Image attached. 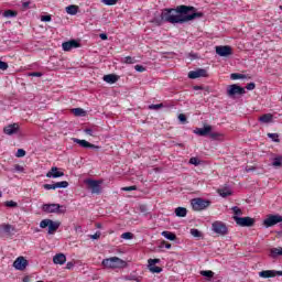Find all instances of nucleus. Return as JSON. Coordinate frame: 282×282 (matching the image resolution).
<instances>
[{"mask_svg":"<svg viewBox=\"0 0 282 282\" xmlns=\"http://www.w3.org/2000/svg\"><path fill=\"white\" fill-rule=\"evenodd\" d=\"M195 7L178 6L175 9H163L160 18H154L152 23L155 25H162V23H188L194 19H202L204 13L196 12Z\"/></svg>","mask_w":282,"mask_h":282,"instance_id":"f257e3e1","label":"nucleus"},{"mask_svg":"<svg viewBox=\"0 0 282 282\" xmlns=\"http://www.w3.org/2000/svg\"><path fill=\"white\" fill-rule=\"evenodd\" d=\"M101 264L104 265V268L118 269L124 268V265H127V262L118 257H112L104 259Z\"/></svg>","mask_w":282,"mask_h":282,"instance_id":"f03ea898","label":"nucleus"},{"mask_svg":"<svg viewBox=\"0 0 282 282\" xmlns=\"http://www.w3.org/2000/svg\"><path fill=\"white\" fill-rule=\"evenodd\" d=\"M42 208L44 213H55L56 215H65L67 213V207L61 204H44Z\"/></svg>","mask_w":282,"mask_h":282,"instance_id":"7ed1b4c3","label":"nucleus"},{"mask_svg":"<svg viewBox=\"0 0 282 282\" xmlns=\"http://www.w3.org/2000/svg\"><path fill=\"white\" fill-rule=\"evenodd\" d=\"M84 184L87 185L88 191H90L93 195H100L102 193V187L100 186L102 181L88 178L84 181Z\"/></svg>","mask_w":282,"mask_h":282,"instance_id":"20e7f679","label":"nucleus"},{"mask_svg":"<svg viewBox=\"0 0 282 282\" xmlns=\"http://www.w3.org/2000/svg\"><path fill=\"white\" fill-rule=\"evenodd\" d=\"M243 94H246V88L237 84H232L227 88V96L229 98H237V96H243Z\"/></svg>","mask_w":282,"mask_h":282,"instance_id":"39448f33","label":"nucleus"},{"mask_svg":"<svg viewBox=\"0 0 282 282\" xmlns=\"http://www.w3.org/2000/svg\"><path fill=\"white\" fill-rule=\"evenodd\" d=\"M193 210H206L210 206V200L204 198H194L191 202Z\"/></svg>","mask_w":282,"mask_h":282,"instance_id":"423d86ee","label":"nucleus"},{"mask_svg":"<svg viewBox=\"0 0 282 282\" xmlns=\"http://www.w3.org/2000/svg\"><path fill=\"white\" fill-rule=\"evenodd\" d=\"M234 220L238 226H241L242 228H252L254 226V218L251 217H239L234 216Z\"/></svg>","mask_w":282,"mask_h":282,"instance_id":"0eeeda50","label":"nucleus"},{"mask_svg":"<svg viewBox=\"0 0 282 282\" xmlns=\"http://www.w3.org/2000/svg\"><path fill=\"white\" fill-rule=\"evenodd\" d=\"M282 223V216L281 215H269L264 220L263 225L265 228H272V226H276V224Z\"/></svg>","mask_w":282,"mask_h":282,"instance_id":"6e6552de","label":"nucleus"},{"mask_svg":"<svg viewBox=\"0 0 282 282\" xmlns=\"http://www.w3.org/2000/svg\"><path fill=\"white\" fill-rule=\"evenodd\" d=\"M212 228L214 232H216V235H221V236L228 235V227L226 226V224L221 221L213 223Z\"/></svg>","mask_w":282,"mask_h":282,"instance_id":"1a4fd4ad","label":"nucleus"},{"mask_svg":"<svg viewBox=\"0 0 282 282\" xmlns=\"http://www.w3.org/2000/svg\"><path fill=\"white\" fill-rule=\"evenodd\" d=\"M28 265H29L28 259H25V257L23 256L18 257L13 262V268L15 270H20V272H23V270H25Z\"/></svg>","mask_w":282,"mask_h":282,"instance_id":"9d476101","label":"nucleus"},{"mask_svg":"<svg viewBox=\"0 0 282 282\" xmlns=\"http://www.w3.org/2000/svg\"><path fill=\"white\" fill-rule=\"evenodd\" d=\"M72 140L75 142V144H79V147H82L83 149H95V151H100L99 145L90 143L87 140H80L77 138H73Z\"/></svg>","mask_w":282,"mask_h":282,"instance_id":"9b49d317","label":"nucleus"},{"mask_svg":"<svg viewBox=\"0 0 282 282\" xmlns=\"http://www.w3.org/2000/svg\"><path fill=\"white\" fill-rule=\"evenodd\" d=\"M206 76H208V72L204 68H198L188 73V78H192L193 80H195V78H206Z\"/></svg>","mask_w":282,"mask_h":282,"instance_id":"f8f14e48","label":"nucleus"},{"mask_svg":"<svg viewBox=\"0 0 282 282\" xmlns=\"http://www.w3.org/2000/svg\"><path fill=\"white\" fill-rule=\"evenodd\" d=\"M216 54L218 56H232V47L229 45L216 46Z\"/></svg>","mask_w":282,"mask_h":282,"instance_id":"ddd939ff","label":"nucleus"},{"mask_svg":"<svg viewBox=\"0 0 282 282\" xmlns=\"http://www.w3.org/2000/svg\"><path fill=\"white\" fill-rule=\"evenodd\" d=\"M19 129H20L19 123H11L3 128V133H6V135H14L19 133Z\"/></svg>","mask_w":282,"mask_h":282,"instance_id":"4468645a","label":"nucleus"},{"mask_svg":"<svg viewBox=\"0 0 282 282\" xmlns=\"http://www.w3.org/2000/svg\"><path fill=\"white\" fill-rule=\"evenodd\" d=\"M148 263H149V270L153 274H160V272H162V268L155 265V263H160V259H149Z\"/></svg>","mask_w":282,"mask_h":282,"instance_id":"2eb2a0df","label":"nucleus"},{"mask_svg":"<svg viewBox=\"0 0 282 282\" xmlns=\"http://www.w3.org/2000/svg\"><path fill=\"white\" fill-rule=\"evenodd\" d=\"M62 47L64 52H70V50H76V47H80V43H78V41L76 40H70L68 42H64L62 44Z\"/></svg>","mask_w":282,"mask_h":282,"instance_id":"dca6fc26","label":"nucleus"},{"mask_svg":"<svg viewBox=\"0 0 282 282\" xmlns=\"http://www.w3.org/2000/svg\"><path fill=\"white\" fill-rule=\"evenodd\" d=\"M65 176L64 172L58 171V167L53 166L51 170L46 173V177L56 180L58 177Z\"/></svg>","mask_w":282,"mask_h":282,"instance_id":"f3484780","label":"nucleus"},{"mask_svg":"<svg viewBox=\"0 0 282 282\" xmlns=\"http://www.w3.org/2000/svg\"><path fill=\"white\" fill-rule=\"evenodd\" d=\"M210 131H213V126H204V128H197L196 130H194V133H196V135H202L203 138H205L206 135H210Z\"/></svg>","mask_w":282,"mask_h":282,"instance_id":"a211bd4d","label":"nucleus"},{"mask_svg":"<svg viewBox=\"0 0 282 282\" xmlns=\"http://www.w3.org/2000/svg\"><path fill=\"white\" fill-rule=\"evenodd\" d=\"M0 230L4 232V235H14V232H17V228L10 224L0 225Z\"/></svg>","mask_w":282,"mask_h":282,"instance_id":"6ab92c4d","label":"nucleus"},{"mask_svg":"<svg viewBox=\"0 0 282 282\" xmlns=\"http://www.w3.org/2000/svg\"><path fill=\"white\" fill-rule=\"evenodd\" d=\"M259 276H261V279H274V276H278V271L264 270V271L259 272Z\"/></svg>","mask_w":282,"mask_h":282,"instance_id":"aec40b11","label":"nucleus"},{"mask_svg":"<svg viewBox=\"0 0 282 282\" xmlns=\"http://www.w3.org/2000/svg\"><path fill=\"white\" fill-rule=\"evenodd\" d=\"M67 261V257L64 253H57L53 257V263L56 265H63Z\"/></svg>","mask_w":282,"mask_h":282,"instance_id":"412c9836","label":"nucleus"},{"mask_svg":"<svg viewBox=\"0 0 282 282\" xmlns=\"http://www.w3.org/2000/svg\"><path fill=\"white\" fill-rule=\"evenodd\" d=\"M58 228H61V223L51 220L48 224V235H54Z\"/></svg>","mask_w":282,"mask_h":282,"instance_id":"4be33fe9","label":"nucleus"},{"mask_svg":"<svg viewBox=\"0 0 282 282\" xmlns=\"http://www.w3.org/2000/svg\"><path fill=\"white\" fill-rule=\"evenodd\" d=\"M104 80L109 85H113V83H118V76L115 74L105 75Z\"/></svg>","mask_w":282,"mask_h":282,"instance_id":"5701e85b","label":"nucleus"},{"mask_svg":"<svg viewBox=\"0 0 282 282\" xmlns=\"http://www.w3.org/2000/svg\"><path fill=\"white\" fill-rule=\"evenodd\" d=\"M161 235L165 239H169V241H175L177 239V236H175V234H173L171 231H162Z\"/></svg>","mask_w":282,"mask_h":282,"instance_id":"b1692460","label":"nucleus"},{"mask_svg":"<svg viewBox=\"0 0 282 282\" xmlns=\"http://www.w3.org/2000/svg\"><path fill=\"white\" fill-rule=\"evenodd\" d=\"M270 257H272L273 259H275V257H282V248H272L270 249Z\"/></svg>","mask_w":282,"mask_h":282,"instance_id":"393cba45","label":"nucleus"},{"mask_svg":"<svg viewBox=\"0 0 282 282\" xmlns=\"http://www.w3.org/2000/svg\"><path fill=\"white\" fill-rule=\"evenodd\" d=\"M188 210L185 207H177L175 209L176 217H186Z\"/></svg>","mask_w":282,"mask_h":282,"instance_id":"a878e982","label":"nucleus"},{"mask_svg":"<svg viewBox=\"0 0 282 282\" xmlns=\"http://www.w3.org/2000/svg\"><path fill=\"white\" fill-rule=\"evenodd\" d=\"M66 12L67 14H78V6H75V4H70L68 7H66Z\"/></svg>","mask_w":282,"mask_h":282,"instance_id":"bb28decb","label":"nucleus"},{"mask_svg":"<svg viewBox=\"0 0 282 282\" xmlns=\"http://www.w3.org/2000/svg\"><path fill=\"white\" fill-rule=\"evenodd\" d=\"M18 14H19V12H17L14 10H6L2 15L6 19H14V17H17Z\"/></svg>","mask_w":282,"mask_h":282,"instance_id":"cd10ccee","label":"nucleus"},{"mask_svg":"<svg viewBox=\"0 0 282 282\" xmlns=\"http://www.w3.org/2000/svg\"><path fill=\"white\" fill-rule=\"evenodd\" d=\"M218 193L220 197H230V195H232V191H230V188H220L218 189Z\"/></svg>","mask_w":282,"mask_h":282,"instance_id":"c85d7f7f","label":"nucleus"},{"mask_svg":"<svg viewBox=\"0 0 282 282\" xmlns=\"http://www.w3.org/2000/svg\"><path fill=\"white\" fill-rule=\"evenodd\" d=\"M259 120L261 122H263L264 124H268V122H272V115L271 113H265V115H262Z\"/></svg>","mask_w":282,"mask_h":282,"instance_id":"c756f323","label":"nucleus"},{"mask_svg":"<svg viewBox=\"0 0 282 282\" xmlns=\"http://www.w3.org/2000/svg\"><path fill=\"white\" fill-rule=\"evenodd\" d=\"M202 276H205L207 281H210L213 276H215V272L208 270V271H200Z\"/></svg>","mask_w":282,"mask_h":282,"instance_id":"7c9ffc66","label":"nucleus"},{"mask_svg":"<svg viewBox=\"0 0 282 282\" xmlns=\"http://www.w3.org/2000/svg\"><path fill=\"white\" fill-rule=\"evenodd\" d=\"M121 63H124L126 65H133L137 61L135 57L127 56L121 61Z\"/></svg>","mask_w":282,"mask_h":282,"instance_id":"2f4dec72","label":"nucleus"},{"mask_svg":"<svg viewBox=\"0 0 282 282\" xmlns=\"http://www.w3.org/2000/svg\"><path fill=\"white\" fill-rule=\"evenodd\" d=\"M4 206L7 208H19V203H17L14 200H7V202H4Z\"/></svg>","mask_w":282,"mask_h":282,"instance_id":"473e14b6","label":"nucleus"},{"mask_svg":"<svg viewBox=\"0 0 282 282\" xmlns=\"http://www.w3.org/2000/svg\"><path fill=\"white\" fill-rule=\"evenodd\" d=\"M67 186H69V182H67V181H62V182L55 183V188H67Z\"/></svg>","mask_w":282,"mask_h":282,"instance_id":"72a5a7b5","label":"nucleus"},{"mask_svg":"<svg viewBox=\"0 0 282 282\" xmlns=\"http://www.w3.org/2000/svg\"><path fill=\"white\" fill-rule=\"evenodd\" d=\"M272 166L281 167L282 166V156H276L273 159Z\"/></svg>","mask_w":282,"mask_h":282,"instance_id":"f704fd0d","label":"nucleus"},{"mask_svg":"<svg viewBox=\"0 0 282 282\" xmlns=\"http://www.w3.org/2000/svg\"><path fill=\"white\" fill-rule=\"evenodd\" d=\"M231 80H239L246 78V75L239 73H232L230 75Z\"/></svg>","mask_w":282,"mask_h":282,"instance_id":"c9c22d12","label":"nucleus"},{"mask_svg":"<svg viewBox=\"0 0 282 282\" xmlns=\"http://www.w3.org/2000/svg\"><path fill=\"white\" fill-rule=\"evenodd\" d=\"M73 113L78 117L85 116V110L83 108H74Z\"/></svg>","mask_w":282,"mask_h":282,"instance_id":"e433bc0d","label":"nucleus"},{"mask_svg":"<svg viewBox=\"0 0 282 282\" xmlns=\"http://www.w3.org/2000/svg\"><path fill=\"white\" fill-rule=\"evenodd\" d=\"M51 221H52V219H43L40 223V228H47V227H50Z\"/></svg>","mask_w":282,"mask_h":282,"instance_id":"4c0bfd02","label":"nucleus"},{"mask_svg":"<svg viewBox=\"0 0 282 282\" xmlns=\"http://www.w3.org/2000/svg\"><path fill=\"white\" fill-rule=\"evenodd\" d=\"M162 107H164V104H152L149 106V109L158 111V109H162Z\"/></svg>","mask_w":282,"mask_h":282,"instance_id":"58836bf2","label":"nucleus"},{"mask_svg":"<svg viewBox=\"0 0 282 282\" xmlns=\"http://www.w3.org/2000/svg\"><path fill=\"white\" fill-rule=\"evenodd\" d=\"M43 188H45V191H56V185L54 184H44Z\"/></svg>","mask_w":282,"mask_h":282,"instance_id":"ea45409f","label":"nucleus"},{"mask_svg":"<svg viewBox=\"0 0 282 282\" xmlns=\"http://www.w3.org/2000/svg\"><path fill=\"white\" fill-rule=\"evenodd\" d=\"M268 138H271L273 142H280L278 133H268Z\"/></svg>","mask_w":282,"mask_h":282,"instance_id":"a19ab883","label":"nucleus"},{"mask_svg":"<svg viewBox=\"0 0 282 282\" xmlns=\"http://www.w3.org/2000/svg\"><path fill=\"white\" fill-rule=\"evenodd\" d=\"M209 138H212V140H219V138H221V133L209 132Z\"/></svg>","mask_w":282,"mask_h":282,"instance_id":"79ce46f5","label":"nucleus"},{"mask_svg":"<svg viewBox=\"0 0 282 282\" xmlns=\"http://www.w3.org/2000/svg\"><path fill=\"white\" fill-rule=\"evenodd\" d=\"M191 236L192 237H202V231L198 229H191Z\"/></svg>","mask_w":282,"mask_h":282,"instance_id":"37998d69","label":"nucleus"},{"mask_svg":"<svg viewBox=\"0 0 282 282\" xmlns=\"http://www.w3.org/2000/svg\"><path fill=\"white\" fill-rule=\"evenodd\" d=\"M105 6H116L118 3V0H101Z\"/></svg>","mask_w":282,"mask_h":282,"instance_id":"c03bdc74","label":"nucleus"},{"mask_svg":"<svg viewBox=\"0 0 282 282\" xmlns=\"http://www.w3.org/2000/svg\"><path fill=\"white\" fill-rule=\"evenodd\" d=\"M189 164H193L194 166H199V159L197 158H191L189 159Z\"/></svg>","mask_w":282,"mask_h":282,"instance_id":"a18cd8bd","label":"nucleus"},{"mask_svg":"<svg viewBox=\"0 0 282 282\" xmlns=\"http://www.w3.org/2000/svg\"><path fill=\"white\" fill-rule=\"evenodd\" d=\"M121 239H133V234L132 232H123L121 235Z\"/></svg>","mask_w":282,"mask_h":282,"instance_id":"49530a36","label":"nucleus"},{"mask_svg":"<svg viewBox=\"0 0 282 282\" xmlns=\"http://www.w3.org/2000/svg\"><path fill=\"white\" fill-rule=\"evenodd\" d=\"M121 191H126V192L138 191V186L132 185L128 187H122Z\"/></svg>","mask_w":282,"mask_h":282,"instance_id":"de8ad7c7","label":"nucleus"},{"mask_svg":"<svg viewBox=\"0 0 282 282\" xmlns=\"http://www.w3.org/2000/svg\"><path fill=\"white\" fill-rule=\"evenodd\" d=\"M15 155L17 158H25V150L19 149Z\"/></svg>","mask_w":282,"mask_h":282,"instance_id":"09e8293b","label":"nucleus"},{"mask_svg":"<svg viewBox=\"0 0 282 282\" xmlns=\"http://www.w3.org/2000/svg\"><path fill=\"white\" fill-rule=\"evenodd\" d=\"M8 63H6V62H3V61H1L0 59V69L2 70V72H6V69H8Z\"/></svg>","mask_w":282,"mask_h":282,"instance_id":"8fccbe9b","label":"nucleus"},{"mask_svg":"<svg viewBox=\"0 0 282 282\" xmlns=\"http://www.w3.org/2000/svg\"><path fill=\"white\" fill-rule=\"evenodd\" d=\"M178 120L182 122V124H186V115L180 113L178 115Z\"/></svg>","mask_w":282,"mask_h":282,"instance_id":"3c124183","label":"nucleus"},{"mask_svg":"<svg viewBox=\"0 0 282 282\" xmlns=\"http://www.w3.org/2000/svg\"><path fill=\"white\" fill-rule=\"evenodd\" d=\"M256 87H257V84L249 83L247 84L246 89H248V91H252Z\"/></svg>","mask_w":282,"mask_h":282,"instance_id":"603ef678","label":"nucleus"},{"mask_svg":"<svg viewBox=\"0 0 282 282\" xmlns=\"http://www.w3.org/2000/svg\"><path fill=\"white\" fill-rule=\"evenodd\" d=\"M41 21H44V23H50V21H52V15H42Z\"/></svg>","mask_w":282,"mask_h":282,"instance_id":"864d4df0","label":"nucleus"},{"mask_svg":"<svg viewBox=\"0 0 282 282\" xmlns=\"http://www.w3.org/2000/svg\"><path fill=\"white\" fill-rule=\"evenodd\" d=\"M134 69H135V72H140V73L147 72V68L142 65H135Z\"/></svg>","mask_w":282,"mask_h":282,"instance_id":"5fc2aeb1","label":"nucleus"},{"mask_svg":"<svg viewBox=\"0 0 282 282\" xmlns=\"http://www.w3.org/2000/svg\"><path fill=\"white\" fill-rule=\"evenodd\" d=\"M160 248H166L167 250H171V243L163 240Z\"/></svg>","mask_w":282,"mask_h":282,"instance_id":"6e6d98bb","label":"nucleus"},{"mask_svg":"<svg viewBox=\"0 0 282 282\" xmlns=\"http://www.w3.org/2000/svg\"><path fill=\"white\" fill-rule=\"evenodd\" d=\"M84 133H86L87 135H91V137H95L96 134H94V130L91 128H86L84 130Z\"/></svg>","mask_w":282,"mask_h":282,"instance_id":"4d7b16f0","label":"nucleus"},{"mask_svg":"<svg viewBox=\"0 0 282 282\" xmlns=\"http://www.w3.org/2000/svg\"><path fill=\"white\" fill-rule=\"evenodd\" d=\"M29 76L41 78V76H43V73H41V72H33V73H29Z\"/></svg>","mask_w":282,"mask_h":282,"instance_id":"13d9d810","label":"nucleus"},{"mask_svg":"<svg viewBox=\"0 0 282 282\" xmlns=\"http://www.w3.org/2000/svg\"><path fill=\"white\" fill-rule=\"evenodd\" d=\"M231 210L234 212L235 215H242L241 209L237 206L232 207Z\"/></svg>","mask_w":282,"mask_h":282,"instance_id":"bf43d9fd","label":"nucleus"},{"mask_svg":"<svg viewBox=\"0 0 282 282\" xmlns=\"http://www.w3.org/2000/svg\"><path fill=\"white\" fill-rule=\"evenodd\" d=\"M91 239H100V231H97L96 234L90 236Z\"/></svg>","mask_w":282,"mask_h":282,"instance_id":"052dcab7","label":"nucleus"},{"mask_svg":"<svg viewBox=\"0 0 282 282\" xmlns=\"http://www.w3.org/2000/svg\"><path fill=\"white\" fill-rule=\"evenodd\" d=\"M22 8H23L24 10H28V8H30V1L23 2V3H22Z\"/></svg>","mask_w":282,"mask_h":282,"instance_id":"680f3d73","label":"nucleus"},{"mask_svg":"<svg viewBox=\"0 0 282 282\" xmlns=\"http://www.w3.org/2000/svg\"><path fill=\"white\" fill-rule=\"evenodd\" d=\"M74 268V262H67L66 270H72Z\"/></svg>","mask_w":282,"mask_h":282,"instance_id":"e2e57ef3","label":"nucleus"},{"mask_svg":"<svg viewBox=\"0 0 282 282\" xmlns=\"http://www.w3.org/2000/svg\"><path fill=\"white\" fill-rule=\"evenodd\" d=\"M99 39H101V41H107V34L106 33L99 34Z\"/></svg>","mask_w":282,"mask_h":282,"instance_id":"0e129e2a","label":"nucleus"},{"mask_svg":"<svg viewBox=\"0 0 282 282\" xmlns=\"http://www.w3.org/2000/svg\"><path fill=\"white\" fill-rule=\"evenodd\" d=\"M15 171H23V166H21V165H15Z\"/></svg>","mask_w":282,"mask_h":282,"instance_id":"69168bd1","label":"nucleus"},{"mask_svg":"<svg viewBox=\"0 0 282 282\" xmlns=\"http://www.w3.org/2000/svg\"><path fill=\"white\" fill-rule=\"evenodd\" d=\"M195 91H199V89H203L202 86H194Z\"/></svg>","mask_w":282,"mask_h":282,"instance_id":"338daca9","label":"nucleus"},{"mask_svg":"<svg viewBox=\"0 0 282 282\" xmlns=\"http://www.w3.org/2000/svg\"><path fill=\"white\" fill-rule=\"evenodd\" d=\"M278 276H282V271H278Z\"/></svg>","mask_w":282,"mask_h":282,"instance_id":"774afa93","label":"nucleus"}]
</instances>
